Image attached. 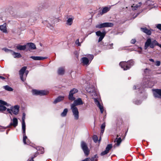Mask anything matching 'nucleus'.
I'll list each match as a JSON object with an SVG mask.
<instances>
[{"mask_svg": "<svg viewBox=\"0 0 161 161\" xmlns=\"http://www.w3.org/2000/svg\"><path fill=\"white\" fill-rule=\"evenodd\" d=\"M134 64L133 61L131 60L127 62H121L119 64L124 70H127L129 69Z\"/></svg>", "mask_w": 161, "mask_h": 161, "instance_id": "obj_1", "label": "nucleus"}, {"mask_svg": "<svg viewBox=\"0 0 161 161\" xmlns=\"http://www.w3.org/2000/svg\"><path fill=\"white\" fill-rule=\"evenodd\" d=\"M22 129L23 130V142L24 144L29 145L30 143V142L27 139V136L25 134V122H24L22 123Z\"/></svg>", "mask_w": 161, "mask_h": 161, "instance_id": "obj_2", "label": "nucleus"}, {"mask_svg": "<svg viewBox=\"0 0 161 161\" xmlns=\"http://www.w3.org/2000/svg\"><path fill=\"white\" fill-rule=\"evenodd\" d=\"M18 124V119L16 118H14L13 119L9 125L7 127H3L0 126V129H5L7 128H9L11 126H13L14 127H16Z\"/></svg>", "mask_w": 161, "mask_h": 161, "instance_id": "obj_3", "label": "nucleus"}, {"mask_svg": "<svg viewBox=\"0 0 161 161\" xmlns=\"http://www.w3.org/2000/svg\"><path fill=\"white\" fill-rule=\"evenodd\" d=\"M71 106V109L72 111L74 119L77 120L79 118V113L77 108L73 105Z\"/></svg>", "mask_w": 161, "mask_h": 161, "instance_id": "obj_4", "label": "nucleus"}, {"mask_svg": "<svg viewBox=\"0 0 161 161\" xmlns=\"http://www.w3.org/2000/svg\"><path fill=\"white\" fill-rule=\"evenodd\" d=\"M32 94L33 95L43 96L47 94L48 92L47 91L39 90H32Z\"/></svg>", "mask_w": 161, "mask_h": 161, "instance_id": "obj_5", "label": "nucleus"}, {"mask_svg": "<svg viewBox=\"0 0 161 161\" xmlns=\"http://www.w3.org/2000/svg\"><path fill=\"white\" fill-rule=\"evenodd\" d=\"M81 147L85 155L87 156L89 153V150L86 143L82 141L81 142Z\"/></svg>", "mask_w": 161, "mask_h": 161, "instance_id": "obj_6", "label": "nucleus"}, {"mask_svg": "<svg viewBox=\"0 0 161 161\" xmlns=\"http://www.w3.org/2000/svg\"><path fill=\"white\" fill-rule=\"evenodd\" d=\"M78 92V90L77 89L75 88H73L69 92L68 96V98L69 100L71 101L74 100L75 98L74 97L73 95L74 94L77 93Z\"/></svg>", "mask_w": 161, "mask_h": 161, "instance_id": "obj_7", "label": "nucleus"}, {"mask_svg": "<svg viewBox=\"0 0 161 161\" xmlns=\"http://www.w3.org/2000/svg\"><path fill=\"white\" fill-rule=\"evenodd\" d=\"M113 25V24L112 23L107 22L97 25L96 26V27L101 28L106 27H111Z\"/></svg>", "mask_w": 161, "mask_h": 161, "instance_id": "obj_8", "label": "nucleus"}, {"mask_svg": "<svg viewBox=\"0 0 161 161\" xmlns=\"http://www.w3.org/2000/svg\"><path fill=\"white\" fill-rule=\"evenodd\" d=\"M86 89L87 92L91 93L92 96L93 97L96 96L95 89L94 87L92 86L90 88H87Z\"/></svg>", "mask_w": 161, "mask_h": 161, "instance_id": "obj_9", "label": "nucleus"}, {"mask_svg": "<svg viewBox=\"0 0 161 161\" xmlns=\"http://www.w3.org/2000/svg\"><path fill=\"white\" fill-rule=\"evenodd\" d=\"M27 69L26 67H23L19 71V74L21 80L24 81L25 80V78H24V74Z\"/></svg>", "mask_w": 161, "mask_h": 161, "instance_id": "obj_10", "label": "nucleus"}, {"mask_svg": "<svg viewBox=\"0 0 161 161\" xmlns=\"http://www.w3.org/2000/svg\"><path fill=\"white\" fill-rule=\"evenodd\" d=\"M154 97L161 99V89H156L153 90Z\"/></svg>", "mask_w": 161, "mask_h": 161, "instance_id": "obj_11", "label": "nucleus"}, {"mask_svg": "<svg viewBox=\"0 0 161 161\" xmlns=\"http://www.w3.org/2000/svg\"><path fill=\"white\" fill-rule=\"evenodd\" d=\"M74 102L73 103L71 104V105H73L74 107L76 106L82 105L83 104V103L80 98H78L76 100H75Z\"/></svg>", "mask_w": 161, "mask_h": 161, "instance_id": "obj_12", "label": "nucleus"}, {"mask_svg": "<svg viewBox=\"0 0 161 161\" xmlns=\"http://www.w3.org/2000/svg\"><path fill=\"white\" fill-rule=\"evenodd\" d=\"M149 46L151 48H153L154 47V43L152 42L151 41H147L145 45V49H147Z\"/></svg>", "mask_w": 161, "mask_h": 161, "instance_id": "obj_13", "label": "nucleus"}, {"mask_svg": "<svg viewBox=\"0 0 161 161\" xmlns=\"http://www.w3.org/2000/svg\"><path fill=\"white\" fill-rule=\"evenodd\" d=\"M94 99L95 103L96 104L97 106L99 108L100 110L101 113L102 114L103 112V107L101 105L99 102L96 98H94Z\"/></svg>", "mask_w": 161, "mask_h": 161, "instance_id": "obj_14", "label": "nucleus"}, {"mask_svg": "<svg viewBox=\"0 0 161 161\" xmlns=\"http://www.w3.org/2000/svg\"><path fill=\"white\" fill-rule=\"evenodd\" d=\"M97 36H100L98 40H102L105 36L106 33L105 32H101L100 31H98L96 32Z\"/></svg>", "mask_w": 161, "mask_h": 161, "instance_id": "obj_15", "label": "nucleus"}, {"mask_svg": "<svg viewBox=\"0 0 161 161\" xmlns=\"http://www.w3.org/2000/svg\"><path fill=\"white\" fill-rule=\"evenodd\" d=\"M27 51H30L31 49H36L35 45L32 43H28L27 44Z\"/></svg>", "mask_w": 161, "mask_h": 161, "instance_id": "obj_16", "label": "nucleus"}, {"mask_svg": "<svg viewBox=\"0 0 161 161\" xmlns=\"http://www.w3.org/2000/svg\"><path fill=\"white\" fill-rule=\"evenodd\" d=\"M12 107V112L14 114L16 115L18 114L19 107L18 105H15Z\"/></svg>", "mask_w": 161, "mask_h": 161, "instance_id": "obj_17", "label": "nucleus"}, {"mask_svg": "<svg viewBox=\"0 0 161 161\" xmlns=\"http://www.w3.org/2000/svg\"><path fill=\"white\" fill-rule=\"evenodd\" d=\"M64 96H59L56 98L53 102V103L54 104L57 103H58L60 102L61 101L64 100Z\"/></svg>", "mask_w": 161, "mask_h": 161, "instance_id": "obj_18", "label": "nucleus"}, {"mask_svg": "<svg viewBox=\"0 0 161 161\" xmlns=\"http://www.w3.org/2000/svg\"><path fill=\"white\" fill-rule=\"evenodd\" d=\"M0 30L3 33H8L6 23H4L3 25H0Z\"/></svg>", "mask_w": 161, "mask_h": 161, "instance_id": "obj_19", "label": "nucleus"}, {"mask_svg": "<svg viewBox=\"0 0 161 161\" xmlns=\"http://www.w3.org/2000/svg\"><path fill=\"white\" fill-rule=\"evenodd\" d=\"M31 58L35 60H42L45 59L47 58L46 57H42L40 56H31L30 57Z\"/></svg>", "mask_w": 161, "mask_h": 161, "instance_id": "obj_20", "label": "nucleus"}, {"mask_svg": "<svg viewBox=\"0 0 161 161\" xmlns=\"http://www.w3.org/2000/svg\"><path fill=\"white\" fill-rule=\"evenodd\" d=\"M122 140L120 137H116L114 141V142L115 143L114 146H119L122 142Z\"/></svg>", "mask_w": 161, "mask_h": 161, "instance_id": "obj_21", "label": "nucleus"}, {"mask_svg": "<svg viewBox=\"0 0 161 161\" xmlns=\"http://www.w3.org/2000/svg\"><path fill=\"white\" fill-rule=\"evenodd\" d=\"M11 54L13 56L14 58H20L21 57V55L19 53H16L13 51H11Z\"/></svg>", "mask_w": 161, "mask_h": 161, "instance_id": "obj_22", "label": "nucleus"}, {"mask_svg": "<svg viewBox=\"0 0 161 161\" xmlns=\"http://www.w3.org/2000/svg\"><path fill=\"white\" fill-rule=\"evenodd\" d=\"M141 29L142 31L148 35H150L151 34V31L146 27L143 28H141Z\"/></svg>", "mask_w": 161, "mask_h": 161, "instance_id": "obj_23", "label": "nucleus"}, {"mask_svg": "<svg viewBox=\"0 0 161 161\" xmlns=\"http://www.w3.org/2000/svg\"><path fill=\"white\" fill-rule=\"evenodd\" d=\"M27 44L24 45H18L16 46L17 49L19 50H24L25 49H27Z\"/></svg>", "mask_w": 161, "mask_h": 161, "instance_id": "obj_24", "label": "nucleus"}, {"mask_svg": "<svg viewBox=\"0 0 161 161\" xmlns=\"http://www.w3.org/2000/svg\"><path fill=\"white\" fill-rule=\"evenodd\" d=\"M150 83V82L149 81H147V83H146L144 84V85L143 86H142V87H139L138 86H137V87L139 89V90H141L142 88H145V87H151L152 86H153V85H150V86L148 84H149Z\"/></svg>", "mask_w": 161, "mask_h": 161, "instance_id": "obj_25", "label": "nucleus"}, {"mask_svg": "<svg viewBox=\"0 0 161 161\" xmlns=\"http://www.w3.org/2000/svg\"><path fill=\"white\" fill-rule=\"evenodd\" d=\"M83 63L85 65L89 64V60L88 58L86 57H84L82 58Z\"/></svg>", "mask_w": 161, "mask_h": 161, "instance_id": "obj_26", "label": "nucleus"}, {"mask_svg": "<svg viewBox=\"0 0 161 161\" xmlns=\"http://www.w3.org/2000/svg\"><path fill=\"white\" fill-rule=\"evenodd\" d=\"M58 73L60 75H63L64 73V69L63 67H61L59 68L58 71Z\"/></svg>", "mask_w": 161, "mask_h": 161, "instance_id": "obj_27", "label": "nucleus"}, {"mask_svg": "<svg viewBox=\"0 0 161 161\" xmlns=\"http://www.w3.org/2000/svg\"><path fill=\"white\" fill-rule=\"evenodd\" d=\"M110 9V8H108V7H105L103 8L102 10V11L101 13V14H103L107 13L109 10Z\"/></svg>", "mask_w": 161, "mask_h": 161, "instance_id": "obj_28", "label": "nucleus"}, {"mask_svg": "<svg viewBox=\"0 0 161 161\" xmlns=\"http://www.w3.org/2000/svg\"><path fill=\"white\" fill-rule=\"evenodd\" d=\"M74 18H69L66 21V24L69 25H71L72 23Z\"/></svg>", "mask_w": 161, "mask_h": 161, "instance_id": "obj_29", "label": "nucleus"}, {"mask_svg": "<svg viewBox=\"0 0 161 161\" xmlns=\"http://www.w3.org/2000/svg\"><path fill=\"white\" fill-rule=\"evenodd\" d=\"M68 110L67 108H65L63 111L61 113V116L62 117H65L68 112Z\"/></svg>", "mask_w": 161, "mask_h": 161, "instance_id": "obj_30", "label": "nucleus"}, {"mask_svg": "<svg viewBox=\"0 0 161 161\" xmlns=\"http://www.w3.org/2000/svg\"><path fill=\"white\" fill-rule=\"evenodd\" d=\"M4 89L8 91H12L13 89L8 85L5 86H3Z\"/></svg>", "mask_w": 161, "mask_h": 161, "instance_id": "obj_31", "label": "nucleus"}, {"mask_svg": "<svg viewBox=\"0 0 161 161\" xmlns=\"http://www.w3.org/2000/svg\"><path fill=\"white\" fill-rule=\"evenodd\" d=\"M112 147V144H109L107 145L106 148L105 150L108 153L109 152V151L111 149Z\"/></svg>", "mask_w": 161, "mask_h": 161, "instance_id": "obj_32", "label": "nucleus"}, {"mask_svg": "<svg viewBox=\"0 0 161 161\" xmlns=\"http://www.w3.org/2000/svg\"><path fill=\"white\" fill-rule=\"evenodd\" d=\"M37 149L38 151H40V153H42L44 152V148L43 147H38L37 148Z\"/></svg>", "mask_w": 161, "mask_h": 161, "instance_id": "obj_33", "label": "nucleus"}, {"mask_svg": "<svg viewBox=\"0 0 161 161\" xmlns=\"http://www.w3.org/2000/svg\"><path fill=\"white\" fill-rule=\"evenodd\" d=\"M144 74L145 76L148 75L149 74V70L147 69H146L144 71Z\"/></svg>", "mask_w": 161, "mask_h": 161, "instance_id": "obj_34", "label": "nucleus"}, {"mask_svg": "<svg viewBox=\"0 0 161 161\" xmlns=\"http://www.w3.org/2000/svg\"><path fill=\"white\" fill-rule=\"evenodd\" d=\"M93 139L94 141L96 143L97 141H98V137H97V136L96 135H94L93 136Z\"/></svg>", "mask_w": 161, "mask_h": 161, "instance_id": "obj_35", "label": "nucleus"}, {"mask_svg": "<svg viewBox=\"0 0 161 161\" xmlns=\"http://www.w3.org/2000/svg\"><path fill=\"white\" fill-rule=\"evenodd\" d=\"M6 108L2 105H0V110L1 111H5L6 109Z\"/></svg>", "mask_w": 161, "mask_h": 161, "instance_id": "obj_36", "label": "nucleus"}, {"mask_svg": "<svg viewBox=\"0 0 161 161\" xmlns=\"http://www.w3.org/2000/svg\"><path fill=\"white\" fill-rule=\"evenodd\" d=\"M0 103L1 104L8 106L7 105V103L6 102L4 101L3 100H0Z\"/></svg>", "mask_w": 161, "mask_h": 161, "instance_id": "obj_37", "label": "nucleus"}, {"mask_svg": "<svg viewBox=\"0 0 161 161\" xmlns=\"http://www.w3.org/2000/svg\"><path fill=\"white\" fill-rule=\"evenodd\" d=\"M156 27L159 30L161 31V24H158L156 25Z\"/></svg>", "mask_w": 161, "mask_h": 161, "instance_id": "obj_38", "label": "nucleus"}, {"mask_svg": "<svg viewBox=\"0 0 161 161\" xmlns=\"http://www.w3.org/2000/svg\"><path fill=\"white\" fill-rule=\"evenodd\" d=\"M108 153V152L106 151L105 150L104 151L101 153V155L102 156H103V155L106 154Z\"/></svg>", "mask_w": 161, "mask_h": 161, "instance_id": "obj_39", "label": "nucleus"}, {"mask_svg": "<svg viewBox=\"0 0 161 161\" xmlns=\"http://www.w3.org/2000/svg\"><path fill=\"white\" fill-rule=\"evenodd\" d=\"M80 43L79 42V41H75V44L77 46H80Z\"/></svg>", "mask_w": 161, "mask_h": 161, "instance_id": "obj_40", "label": "nucleus"}, {"mask_svg": "<svg viewBox=\"0 0 161 161\" xmlns=\"http://www.w3.org/2000/svg\"><path fill=\"white\" fill-rule=\"evenodd\" d=\"M3 50H4L6 52H11V51H12L11 50H9L8 49L6 48H3Z\"/></svg>", "mask_w": 161, "mask_h": 161, "instance_id": "obj_41", "label": "nucleus"}, {"mask_svg": "<svg viewBox=\"0 0 161 161\" xmlns=\"http://www.w3.org/2000/svg\"><path fill=\"white\" fill-rule=\"evenodd\" d=\"M105 123H103V124L101 126V129H105Z\"/></svg>", "mask_w": 161, "mask_h": 161, "instance_id": "obj_42", "label": "nucleus"}, {"mask_svg": "<svg viewBox=\"0 0 161 161\" xmlns=\"http://www.w3.org/2000/svg\"><path fill=\"white\" fill-rule=\"evenodd\" d=\"M25 114L24 113L23 114V116L22 117V122H25Z\"/></svg>", "mask_w": 161, "mask_h": 161, "instance_id": "obj_43", "label": "nucleus"}, {"mask_svg": "<svg viewBox=\"0 0 161 161\" xmlns=\"http://www.w3.org/2000/svg\"><path fill=\"white\" fill-rule=\"evenodd\" d=\"M7 111L9 113L11 114V113L12 112V107H11V109H9V108L7 109Z\"/></svg>", "mask_w": 161, "mask_h": 161, "instance_id": "obj_44", "label": "nucleus"}, {"mask_svg": "<svg viewBox=\"0 0 161 161\" xmlns=\"http://www.w3.org/2000/svg\"><path fill=\"white\" fill-rule=\"evenodd\" d=\"M160 64V61H157L156 62L155 65L157 66H159Z\"/></svg>", "mask_w": 161, "mask_h": 161, "instance_id": "obj_45", "label": "nucleus"}, {"mask_svg": "<svg viewBox=\"0 0 161 161\" xmlns=\"http://www.w3.org/2000/svg\"><path fill=\"white\" fill-rule=\"evenodd\" d=\"M141 103V102L140 101H135V103L137 105L140 104Z\"/></svg>", "mask_w": 161, "mask_h": 161, "instance_id": "obj_46", "label": "nucleus"}, {"mask_svg": "<svg viewBox=\"0 0 161 161\" xmlns=\"http://www.w3.org/2000/svg\"><path fill=\"white\" fill-rule=\"evenodd\" d=\"M94 56L92 55H90V56L89 57V59L92 60Z\"/></svg>", "mask_w": 161, "mask_h": 161, "instance_id": "obj_47", "label": "nucleus"}, {"mask_svg": "<svg viewBox=\"0 0 161 161\" xmlns=\"http://www.w3.org/2000/svg\"><path fill=\"white\" fill-rule=\"evenodd\" d=\"M104 129H101V133H100V135H102L103 132H104Z\"/></svg>", "mask_w": 161, "mask_h": 161, "instance_id": "obj_48", "label": "nucleus"}, {"mask_svg": "<svg viewBox=\"0 0 161 161\" xmlns=\"http://www.w3.org/2000/svg\"><path fill=\"white\" fill-rule=\"evenodd\" d=\"M107 48L109 49H111L112 48V47L111 45H107Z\"/></svg>", "mask_w": 161, "mask_h": 161, "instance_id": "obj_49", "label": "nucleus"}, {"mask_svg": "<svg viewBox=\"0 0 161 161\" xmlns=\"http://www.w3.org/2000/svg\"><path fill=\"white\" fill-rule=\"evenodd\" d=\"M25 77H24V78H26V76H27V75H28V73L29 72H28V71H25Z\"/></svg>", "mask_w": 161, "mask_h": 161, "instance_id": "obj_50", "label": "nucleus"}, {"mask_svg": "<svg viewBox=\"0 0 161 161\" xmlns=\"http://www.w3.org/2000/svg\"><path fill=\"white\" fill-rule=\"evenodd\" d=\"M89 159L90 158H87L82 161H89Z\"/></svg>", "mask_w": 161, "mask_h": 161, "instance_id": "obj_51", "label": "nucleus"}, {"mask_svg": "<svg viewBox=\"0 0 161 161\" xmlns=\"http://www.w3.org/2000/svg\"><path fill=\"white\" fill-rule=\"evenodd\" d=\"M0 78L1 79H2L3 80H4L5 79V78L4 77H3V76H0Z\"/></svg>", "mask_w": 161, "mask_h": 161, "instance_id": "obj_52", "label": "nucleus"}, {"mask_svg": "<svg viewBox=\"0 0 161 161\" xmlns=\"http://www.w3.org/2000/svg\"><path fill=\"white\" fill-rule=\"evenodd\" d=\"M149 60L150 61H151V62H154V60L153 59H149Z\"/></svg>", "mask_w": 161, "mask_h": 161, "instance_id": "obj_53", "label": "nucleus"}, {"mask_svg": "<svg viewBox=\"0 0 161 161\" xmlns=\"http://www.w3.org/2000/svg\"><path fill=\"white\" fill-rule=\"evenodd\" d=\"M133 88L134 89H136V86H134Z\"/></svg>", "mask_w": 161, "mask_h": 161, "instance_id": "obj_54", "label": "nucleus"}, {"mask_svg": "<svg viewBox=\"0 0 161 161\" xmlns=\"http://www.w3.org/2000/svg\"><path fill=\"white\" fill-rule=\"evenodd\" d=\"M136 41H133L131 43L132 44H134L136 42Z\"/></svg>", "mask_w": 161, "mask_h": 161, "instance_id": "obj_55", "label": "nucleus"}, {"mask_svg": "<svg viewBox=\"0 0 161 161\" xmlns=\"http://www.w3.org/2000/svg\"><path fill=\"white\" fill-rule=\"evenodd\" d=\"M9 130H7L6 131V134H8V131Z\"/></svg>", "mask_w": 161, "mask_h": 161, "instance_id": "obj_56", "label": "nucleus"}, {"mask_svg": "<svg viewBox=\"0 0 161 161\" xmlns=\"http://www.w3.org/2000/svg\"><path fill=\"white\" fill-rule=\"evenodd\" d=\"M94 158H92V161H93L94 160Z\"/></svg>", "mask_w": 161, "mask_h": 161, "instance_id": "obj_57", "label": "nucleus"}, {"mask_svg": "<svg viewBox=\"0 0 161 161\" xmlns=\"http://www.w3.org/2000/svg\"><path fill=\"white\" fill-rule=\"evenodd\" d=\"M147 40L149 41V40H151L149 38V39H147Z\"/></svg>", "mask_w": 161, "mask_h": 161, "instance_id": "obj_58", "label": "nucleus"}, {"mask_svg": "<svg viewBox=\"0 0 161 161\" xmlns=\"http://www.w3.org/2000/svg\"><path fill=\"white\" fill-rule=\"evenodd\" d=\"M118 137H119V136H118V135H117V137L118 138Z\"/></svg>", "mask_w": 161, "mask_h": 161, "instance_id": "obj_59", "label": "nucleus"}, {"mask_svg": "<svg viewBox=\"0 0 161 161\" xmlns=\"http://www.w3.org/2000/svg\"><path fill=\"white\" fill-rule=\"evenodd\" d=\"M30 161H34L33 160H30Z\"/></svg>", "mask_w": 161, "mask_h": 161, "instance_id": "obj_60", "label": "nucleus"}, {"mask_svg": "<svg viewBox=\"0 0 161 161\" xmlns=\"http://www.w3.org/2000/svg\"><path fill=\"white\" fill-rule=\"evenodd\" d=\"M96 156H97V155H95V157H96Z\"/></svg>", "mask_w": 161, "mask_h": 161, "instance_id": "obj_61", "label": "nucleus"}, {"mask_svg": "<svg viewBox=\"0 0 161 161\" xmlns=\"http://www.w3.org/2000/svg\"><path fill=\"white\" fill-rule=\"evenodd\" d=\"M76 40H77V41L79 40V39H77Z\"/></svg>", "mask_w": 161, "mask_h": 161, "instance_id": "obj_62", "label": "nucleus"}, {"mask_svg": "<svg viewBox=\"0 0 161 161\" xmlns=\"http://www.w3.org/2000/svg\"><path fill=\"white\" fill-rule=\"evenodd\" d=\"M36 156V155H35V156H34V157H35Z\"/></svg>", "mask_w": 161, "mask_h": 161, "instance_id": "obj_63", "label": "nucleus"}, {"mask_svg": "<svg viewBox=\"0 0 161 161\" xmlns=\"http://www.w3.org/2000/svg\"><path fill=\"white\" fill-rule=\"evenodd\" d=\"M101 41H99L98 42H101Z\"/></svg>", "mask_w": 161, "mask_h": 161, "instance_id": "obj_64", "label": "nucleus"}]
</instances>
